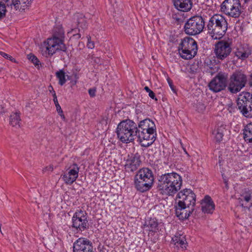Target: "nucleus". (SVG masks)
I'll use <instances>...</instances> for the list:
<instances>
[{"mask_svg":"<svg viewBox=\"0 0 252 252\" xmlns=\"http://www.w3.org/2000/svg\"><path fill=\"white\" fill-rule=\"evenodd\" d=\"M182 183L181 176L173 172L159 176L157 188L160 194L166 196H173L181 189Z\"/></svg>","mask_w":252,"mask_h":252,"instance_id":"f257e3e1","label":"nucleus"},{"mask_svg":"<svg viewBox=\"0 0 252 252\" xmlns=\"http://www.w3.org/2000/svg\"><path fill=\"white\" fill-rule=\"evenodd\" d=\"M64 32L62 27L59 26L54 28L52 37L48 38L43 45L50 56H52L57 51L66 52V47L63 43Z\"/></svg>","mask_w":252,"mask_h":252,"instance_id":"f03ea898","label":"nucleus"},{"mask_svg":"<svg viewBox=\"0 0 252 252\" xmlns=\"http://www.w3.org/2000/svg\"><path fill=\"white\" fill-rule=\"evenodd\" d=\"M206 28L208 33L213 39H220L227 30V22L223 16L215 14L210 18Z\"/></svg>","mask_w":252,"mask_h":252,"instance_id":"7ed1b4c3","label":"nucleus"},{"mask_svg":"<svg viewBox=\"0 0 252 252\" xmlns=\"http://www.w3.org/2000/svg\"><path fill=\"white\" fill-rule=\"evenodd\" d=\"M116 132L121 142L129 143L137 138V125L129 119L123 121L118 124Z\"/></svg>","mask_w":252,"mask_h":252,"instance_id":"20e7f679","label":"nucleus"},{"mask_svg":"<svg viewBox=\"0 0 252 252\" xmlns=\"http://www.w3.org/2000/svg\"><path fill=\"white\" fill-rule=\"evenodd\" d=\"M154 181L152 170L148 168H143L137 172L134 177V187L138 191L144 192L151 189Z\"/></svg>","mask_w":252,"mask_h":252,"instance_id":"39448f33","label":"nucleus"},{"mask_svg":"<svg viewBox=\"0 0 252 252\" xmlns=\"http://www.w3.org/2000/svg\"><path fill=\"white\" fill-rule=\"evenodd\" d=\"M178 49L179 54L183 59H191L197 54L198 49L197 42L192 38L185 37L182 39Z\"/></svg>","mask_w":252,"mask_h":252,"instance_id":"423d86ee","label":"nucleus"},{"mask_svg":"<svg viewBox=\"0 0 252 252\" xmlns=\"http://www.w3.org/2000/svg\"><path fill=\"white\" fill-rule=\"evenodd\" d=\"M204 27V19L201 16L195 15L186 22L184 26V31L188 35H195L201 33Z\"/></svg>","mask_w":252,"mask_h":252,"instance_id":"0eeeda50","label":"nucleus"},{"mask_svg":"<svg viewBox=\"0 0 252 252\" xmlns=\"http://www.w3.org/2000/svg\"><path fill=\"white\" fill-rule=\"evenodd\" d=\"M237 106L243 115L247 118H252V94L243 92L237 100Z\"/></svg>","mask_w":252,"mask_h":252,"instance_id":"6e6552de","label":"nucleus"},{"mask_svg":"<svg viewBox=\"0 0 252 252\" xmlns=\"http://www.w3.org/2000/svg\"><path fill=\"white\" fill-rule=\"evenodd\" d=\"M247 82V76L240 71H236L229 77L227 89L232 94H236L245 87Z\"/></svg>","mask_w":252,"mask_h":252,"instance_id":"1a4fd4ad","label":"nucleus"},{"mask_svg":"<svg viewBox=\"0 0 252 252\" xmlns=\"http://www.w3.org/2000/svg\"><path fill=\"white\" fill-rule=\"evenodd\" d=\"M221 10L230 17H239L242 12L240 0H224L221 4Z\"/></svg>","mask_w":252,"mask_h":252,"instance_id":"9d476101","label":"nucleus"},{"mask_svg":"<svg viewBox=\"0 0 252 252\" xmlns=\"http://www.w3.org/2000/svg\"><path fill=\"white\" fill-rule=\"evenodd\" d=\"M195 194L190 189H186L180 191L177 194L178 204L180 206H187L194 208L195 204Z\"/></svg>","mask_w":252,"mask_h":252,"instance_id":"9b49d317","label":"nucleus"},{"mask_svg":"<svg viewBox=\"0 0 252 252\" xmlns=\"http://www.w3.org/2000/svg\"><path fill=\"white\" fill-rule=\"evenodd\" d=\"M72 227L77 230L83 231L89 227L86 212L79 210L76 211L72 218Z\"/></svg>","mask_w":252,"mask_h":252,"instance_id":"f8f14e48","label":"nucleus"},{"mask_svg":"<svg viewBox=\"0 0 252 252\" xmlns=\"http://www.w3.org/2000/svg\"><path fill=\"white\" fill-rule=\"evenodd\" d=\"M137 132V138L140 143L141 146L143 147H148L151 145L156 139L157 132L156 128L154 127L142 131Z\"/></svg>","mask_w":252,"mask_h":252,"instance_id":"ddd939ff","label":"nucleus"},{"mask_svg":"<svg viewBox=\"0 0 252 252\" xmlns=\"http://www.w3.org/2000/svg\"><path fill=\"white\" fill-rule=\"evenodd\" d=\"M227 79L226 74L219 72L209 83L210 89L214 92H219L223 90L226 86Z\"/></svg>","mask_w":252,"mask_h":252,"instance_id":"4468645a","label":"nucleus"},{"mask_svg":"<svg viewBox=\"0 0 252 252\" xmlns=\"http://www.w3.org/2000/svg\"><path fill=\"white\" fill-rule=\"evenodd\" d=\"M231 50L230 43L226 41H220L215 46L214 52L216 57L221 60L227 58L230 54Z\"/></svg>","mask_w":252,"mask_h":252,"instance_id":"2eb2a0df","label":"nucleus"},{"mask_svg":"<svg viewBox=\"0 0 252 252\" xmlns=\"http://www.w3.org/2000/svg\"><path fill=\"white\" fill-rule=\"evenodd\" d=\"M73 252H94L92 243L86 238H80L73 244Z\"/></svg>","mask_w":252,"mask_h":252,"instance_id":"dca6fc26","label":"nucleus"},{"mask_svg":"<svg viewBox=\"0 0 252 252\" xmlns=\"http://www.w3.org/2000/svg\"><path fill=\"white\" fill-rule=\"evenodd\" d=\"M79 167L76 163H73L71 169H68L62 176V179L66 184L71 185L78 177Z\"/></svg>","mask_w":252,"mask_h":252,"instance_id":"f3484780","label":"nucleus"},{"mask_svg":"<svg viewBox=\"0 0 252 252\" xmlns=\"http://www.w3.org/2000/svg\"><path fill=\"white\" fill-rule=\"evenodd\" d=\"M252 48L247 44L240 45L235 52V56L241 60L248 58L252 54Z\"/></svg>","mask_w":252,"mask_h":252,"instance_id":"a211bd4d","label":"nucleus"},{"mask_svg":"<svg viewBox=\"0 0 252 252\" xmlns=\"http://www.w3.org/2000/svg\"><path fill=\"white\" fill-rule=\"evenodd\" d=\"M7 6H14L16 10H24L25 7L29 5L32 0H2Z\"/></svg>","mask_w":252,"mask_h":252,"instance_id":"6ab92c4d","label":"nucleus"},{"mask_svg":"<svg viewBox=\"0 0 252 252\" xmlns=\"http://www.w3.org/2000/svg\"><path fill=\"white\" fill-rule=\"evenodd\" d=\"M175 8L179 11L188 12L192 6L191 0H173Z\"/></svg>","mask_w":252,"mask_h":252,"instance_id":"aec40b11","label":"nucleus"},{"mask_svg":"<svg viewBox=\"0 0 252 252\" xmlns=\"http://www.w3.org/2000/svg\"><path fill=\"white\" fill-rule=\"evenodd\" d=\"M202 211L207 214H212L215 209V204L211 197L206 195L201 202Z\"/></svg>","mask_w":252,"mask_h":252,"instance_id":"412c9836","label":"nucleus"},{"mask_svg":"<svg viewBox=\"0 0 252 252\" xmlns=\"http://www.w3.org/2000/svg\"><path fill=\"white\" fill-rule=\"evenodd\" d=\"M194 210V208H191L187 206H180L177 204L176 206V214L180 219H186L189 217L190 214Z\"/></svg>","mask_w":252,"mask_h":252,"instance_id":"4be33fe9","label":"nucleus"},{"mask_svg":"<svg viewBox=\"0 0 252 252\" xmlns=\"http://www.w3.org/2000/svg\"><path fill=\"white\" fill-rule=\"evenodd\" d=\"M154 127H156L154 122L150 119H146L140 121L139 123L138 127L137 126V132L141 131L142 135L143 134L142 131H144V130Z\"/></svg>","mask_w":252,"mask_h":252,"instance_id":"5701e85b","label":"nucleus"},{"mask_svg":"<svg viewBox=\"0 0 252 252\" xmlns=\"http://www.w3.org/2000/svg\"><path fill=\"white\" fill-rule=\"evenodd\" d=\"M141 163L139 158L134 157L130 161H128L125 165L127 171L133 172L137 169Z\"/></svg>","mask_w":252,"mask_h":252,"instance_id":"b1692460","label":"nucleus"},{"mask_svg":"<svg viewBox=\"0 0 252 252\" xmlns=\"http://www.w3.org/2000/svg\"><path fill=\"white\" fill-rule=\"evenodd\" d=\"M172 242L177 247H180L182 249L186 248L187 242L185 236L183 235H175L172 238Z\"/></svg>","mask_w":252,"mask_h":252,"instance_id":"393cba45","label":"nucleus"},{"mask_svg":"<svg viewBox=\"0 0 252 252\" xmlns=\"http://www.w3.org/2000/svg\"><path fill=\"white\" fill-rule=\"evenodd\" d=\"M158 222L156 219L150 218L147 220L144 225L145 228H147V230L153 232H156L158 230Z\"/></svg>","mask_w":252,"mask_h":252,"instance_id":"a878e982","label":"nucleus"},{"mask_svg":"<svg viewBox=\"0 0 252 252\" xmlns=\"http://www.w3.org/2000/svg\"><path fill=\"white\" fill-rule=\"evenodd\" d=\"M244 138L246 141L252 143V123L246 125L244 130Z\"/></svg>","mask_w":252,"mask_h":252,"instance_id":"bb28decb","label":"nucleus"},{"mask_svg":"<svg viewBox=\"0 0 252 252\" xmlns=\"http://www.w3.org/2000/svg\"><path fill=\"white\" fill-rule=\"evenodd\" d=\"M74 17L77 20L78 27L81 28L83 30L87 28L88 24L86 19L82 14L77 13Z\"/></svg>","mask_w":252,"mask_h":252,"instance_id":"cd10ccee","label":"nucleus"},{"mask_svg":"<svg viewBox=\"0 0 252 252\" xmlns=\"http://www.w3.org/2000/svg\"><path fill=\"white\" fill-rule=\"evenodd\" d=\"M21 119L20 114L16 112L13 113L10 116L9 124L12 126L20 127Z\"/></svg>","mask_w":252,"mask_h":252,"instance_id":"c85d7f7f","label":"nucleus"},{"mask_svg":"<svg viewBox=\"0 0 252 252\" xmlns=\"http://www.w3.org/2000/svg\"><path fill=\"white\" fill-rule=\"evenodd\" d=\"M224 130V128L223 126H220L218 128L216 131H214V134L215 135V138L217 142H220L222 141Z\"/></svg>","mask_w":252,"mask_h":252,"instance_id":"c756f323","label":"nucleus"},{"mask_svg":"<svg viewBox=\"0 0 252 252\" xmlns=\"http://www.w3.org/2000/svg\"><path fill=\"white\" fill-rule=\"evenodd\" d=\"M56 75L59 80V84L61 86L64 85L66 82L64 72L63 70H60L56 73Z\"/></svg>","mask_w":252,"mask_h":252,"instance_id":"7c9ffc66","label":"nucleus"},{"mask_svg":"<svg viewBox=\"0 0 252 252\" xmlns=\"http://www.w3.org/2000/svg\"><path fill=\"white\" fill-rule=\"evenodd\" d=\"M6 12L7 10L5 4L0 1V20L5 17Z\"/></svg>","mask_w":252,"mask_h":252,"instance_id":"2f4dec72","label":"nucleus"},{"mask_svg":"<svg viewBox=\"0 0 252 252\" xmlns=\"http://www.w3.org/2000/svg\"><path fill=\"white\" fill-rule=\"evenodd\" d=\"M28 59L31 61L35 66H38L39 64V61L37 58L32 54L27 55Z\"/></svg>","mask_w":252,"mask_h":252,"instance_id":"473e14b6","label":"nucleus"},{"mask_svg":"<svg viewBox=\"0 0 252 252\" xmlns=\"http://www.w3.org/2000/svg\"><path fill=\"white\" fill-rule=\"evenodd\" d=\"M88 39V43H87V47L90 49H93L94 47V42L91 41V37L90 35L87 36Z\"/></svg>","mask_w":252,"mask_h":252,"instance_id":"72a5a7b5","label":"nucleus"},{"mask_svg":"<svg viewBox=\"0 0 252 252\" xmlns=\"http://www.w3.org/2000/svg\"><path fill=\"white\" fill-rule=\"evenodd\" d=\"M90 58L96 64H101L102 63V60L100 59L99 58L95 57L94 55L91 56Z\"/></svg>","mask_w":252,"mask_h":252,"instance_id":"f704fd0d","label":"nucleus"},{"mask_svg":"<svg viewBox=\"0 0 252 252\" xmlns=\"http://www.w3.org/2000/svg\"><path fill=\"white\" fill-rule=\"evenodd\" d=\"M89 94L91 97H94L95 95L96 89L91 88L89 90Z\"/></svg>","mask_w":252,"mask_h":252,"instance_id":"c9c22d12","label":"nucleus"},{"mask_svg":"<svg viewBox=\"0 0 252 252\" xmlns=\"http://www.w3.org/2000/svg\"><path fill=\"white\" fill-rule=\"evenodd\" d=\"M53 101L54 102L55 105H56L58 104H59L57 99V96L56 95V94L55 92H54V94H53Z\"/></svg>","mask_w":252,"mask_h":252,"instance_id":"e433bc0d","label":"nucleus"},{"mask_svg":"<svg viewBox=\"0 0 252 252\" xmlns=\"http://www.w3.org/2000/svg\"><path fill=\"white\" fill-rule=\"evenodd\" d=\"M148 93H149V96L151 98L154 99L156 100H158L157 98L155 97V93L152 90H151Z\"/></svg>","mask_w":252,"mask_h":252,"instance_id":"4c0bfd02","label":"nucleus"},{"mask_svg":"<svg viewBox=\"0 0 252 252\" xmlns=\"http://www.w3.org/2000/svg\"><path fill=\"white\" fill-rule=\"evenodd\" d=\"M55 106H56L57 111L58 113H59V114H62L63 111L60 104H58L57 105H56Z\"/></svg>","mask_w":252,"mask_h":252,"instance_id":"58836bf2","label":"nucleus"},{"mask_svg":"<svg viewBox=\"0 0 252 252\" xmlns=\"http://www.w3.org/2000/svg\"><path fill=\"white\" fill-rule=\"evenodd\" d=\"M251 195H247L244 196V200L246 201L247 202H249L251 200Z\"/></svg>","mask_w":252,"mask_h":252,"instance_id":"ea45409f","label":"nucleus"},{"mask_svg":"<svg viewBox=\"0 0 252 252\" xmlns=\"http://www.w3.org/2000/svg\"><path fill=\"white\" fill-rule=\"evenodd\" d=\"M222 178L223 179L224 183L225 185V187H226V189H228V180L226 179V178H224V177L223 176V174H222Z\"/></svg>","mask_w":252,"mask_h":252,"instance_id":"a19ab883","label":"nucleus"},{"mask_svg":"<svg viewBox=\"0 0 252 252\" xmlns=\"http://www.w3.org/2000/svg\"><path fill=\"white\" fill-rule=\"evenodd\" d=\"M0 55L6 59H8L9 57V55L2 52H0Z\"/></svg>","mask_w":252,"mask_h":252,"instance_id":"79ce46f5","label":"nucleus"},{"mask_svg":"<svg viewBox=\"0 0 252 252\" xmlns=\"http://www.w3.org/2000/svg\"><path fill=\"white\" fill-rule=\"evenodd\" d=\"M168 83H169V85L170 88H171V89L172 90H174V86L172 85V82L169 79L168 80Z\"/></svg>","mask_w":252,"mask_h":252,"instance_id":"37998d69","label":"nucleus"},{"mask_svg":"<svg viewBox=\"0 0 252 252\" xmlns=\"http://www.w3.org/2000/svg\"><path fill=\"white\" fill-rule=\"evenodd\" d=\"M49 91L52 93L53 94H54V92H55V91L54 90V89L53 88V87L51 86V85H50L49 86Z\"/></svg>","mask_w":252,"mask_h":252,"instance_id":"c03bdc74","label":"nucleus"},{"mask_svg":"<svg viewBox=\"0 0 252 252\" xmlns=\"http://www.w3.org/2000/svg\"><path fill=\"white\" fill-rule=\"evenodd\" d=\"M46 168L47 169V170H50V171H53V165H50L49 166H47L46 167Z\"/></svg>","mask_w":252,"mask_h":252,"instance_id":"a18cd8bd","label":"nucleus"},{"mask_svg":"<svg viewBox=\"0 0 252 252\" xmlns=\"http://www.w3.org/2000/svg\"><path fill=\"white\" fill-rule=\"evenodd\" d=\"M144 90L147 92L149 93L151 90L149 89V88L147 86L145 87Z\"/></svg>","mask_w":252,"mask_h":252,"instance_id":"49530a36","label":"nucleus"},{"mask_svg":"<svg viewBox=\"0 0 252 252\" xmlns=\"http://www.w3.org/2000/svg\"><path fill=\"white\" fill-rule=\"evenodd\" d=\"M61 117H62V118L63 120H65V116L64 115H63V113L62 114H59Z\"/></svg>","mask_w":252,"mask_h":252,"instance_id":"de8ad7c7","label":"nucleus"},{"mask_svg":"<svg viewBox=\"0 0 252 252\" xmlns=\"http://www.w3.org/2000/svg\"><path fill=\"white\" fill-rule=\"evenodd\" d=\"M74 75L75 78L76 79V80H77V79L79 78V77H78V75L77 74V73L74 74Z\"/></svg>","mask_w":252,"mask_h":252,"instance_id":"09e8293b","label":"nucleus"},{"mask_svg":"<svg viewBox=\"0 0 252 252\" xmlns=\"http://www.w3.org/2000/svg\"><path fill=\"white\" fill-rule=\"evenodd\" d=\"M77 80H75V81H71V83H72L73 85H75L77 83Z\"/></svg>","mask_w":252,"mask_h":252,"instance_id":"8fccbe9b","label":"nucleus"},{"mask_svg":"<svg viewBox=\"0 0 252 252\" xmlns=\"http://www.w3.org/2000/svg\"><path fill=\"white\" fill-rule=\"evenodd\" d=\"M8 59L9 60H10V61H12V60L13 59V58H12V56H10V55H9V57L8 58Z\"/></svg>","mask_w":252,"mask_h":252,"instance_id":"3c124183","label":"nucleus"},{"mask_svg":"<svg viewBox=\"0 0 252 252\" xmlns=\"http://www.w3.org/2000/svg\"><path fill=\"white\" fill-rule=\"evenodd\" d=\"M250 85H251V86H252V76H251V80H250Z\"/></svg>","mask_w":252,"mask_h":252,"instance_id":"603ef678","label":"nucleus"},{"mask_svg":"<svg viewBox=\"0 0 252 252\" xmlns=\"http://www.w3.org/2000/svg\"><path fill=\"white\" fill-rule=\"evenodd\" d=\"M3 109V107H2L1 105L0 106V113H2L3 111H2Z\"/></svg>","mask_w":252,"mask_h":252,"instance_id":"864d4df0","label":"nucleus"},{"mask_svg":"<svg viewBox=\"0 0 252 252\" xmlns=\"http://www.w3.org/2000/svg\"><path fill=\"white\" fill-rule=\"evenodd\" d=\"M251 0H244V1L245 3H248L249 1H250Z\"/></svg>","mask_w":252,"mask_h":252,"instance_id":"5fc2aeb1","label":"nucleus"},{"mask_svg":"<svg viewBox=\"0 0 252 252\" xmlns=\"http://www.w3.org/2000/svg\"><path fill=\"white\" fill-rule=\"evenodd\" d=\"M201 109H205V107H204L203 104H201Z\"/></svg>","mask_w":252,"mask_h":252,"instance_id":"6e6d98bb","label":"nucleus"},{"mask_svg":"<svg viewBox=\"0 0 252 252\" xmlns=\"http://www.w3.org/2000/svg\"><path fill=\"white\" fill-rule=\"evenodd\" d=\"M183 149L184 151V152L186 153V154H187L189 156V154H188L187 152L186 151V149L183 147Z\"/></svg>","mask_w":252,"mask_h":252,"instance_id":"4d7b16f0","label":"nucleus"},{"mask_svg":"<svg viewBox=\"0 0 252 252\" xmlns=\"http://www.w3.org/2000/svg\"><path fill=\"white\" fill-rule=\"evenodd\" d=\"M76 35L78 36V38L81 37V34L80 33H78Z\"/></svg>","mask_w":252,"mask_h":252,"instance_id":"13d9d810","label":"nucleus"},{"mask_svg":"<svg viewBox=\"0 0 252 252\" xmlns=\"http://www.w3.org/2000/svg\"><path fill=\"white\" fill-rule=\"evenodd\" d=\"M66 76H67V79H68V80L70 79V76L67 75Z\"/></svg>","mask_w":252,"mask_h":252,"instance_id":"bf43d9fd","label":"nucleus"},{"mask_svg":"<svg viewBox=\"0 0 252 252\" xmlns=\"http://www.w3.org/2000/svg\"><path fill=\"white\" fill-rule=\"evenodd\" d=\"M1 224L0 223V231L1 233H2V231L1 230Z\"/></svg>","mask_w":252,"mask_h":252,"instance_id":"052dcab7","label":"nucleus"},{"mask_svg":"<svg viewBox=\"0 0 252 252\" xmlns=\"http://www.w3.org/2000/svg\"><path fill=\"white\" fill-rule=\"evenodd\" d=\"M241 206H242V207H244V204H243V203H241Z\"/></svg>","mask_w":252,"mask_h":252,"instance_id":"680f3d73","label":"nucleus"}]
</instances>
